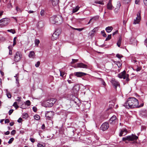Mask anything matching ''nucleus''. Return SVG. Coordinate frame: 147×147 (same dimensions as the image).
Wrapping results in <instances>:
<instances>
[{"label":"nucleus","instance_id":"nucleus-1","mask_svg":"<svg viewBox=\"0 0 147 147\" xmlns=\"http://www.w3.org/2000/svg\"><path fill=\"white\" fill-rule=\"evenodd\" d=\"M139 102L138 100L135 98H129L127 101L125 103L123 106L126 108H133L138 107Z\"/></svg>","mask_w":147,"mask_h":147},{"label":"nucleus","instance_id":"nucleus-2","mask_svg":"<svg viewBox=\"0 0 147 147\" xmlns=\"http://www.w3.org/2000/svg\"><path fill=\"white\" fill-rule=\"evenodd\" d=\"M56 101L57 99L55 98H51L42 102L41 105L42 106L46 107H51Z\"/></svg>","mask_w":147,"mask_h":147},{"label":"nucleus","instance_id":"nucleus-3","mask_svg":"<svg viewBox=\"0 0 147 147\" xmlns=\"http://www.w3.org/2000/svg\"><path fill=\"white\" fill-rule=\"evenodd\" d=\"M138 138V137L136 135L132 134L131 135L127 136L124 138H123L122 140L123 141L126 140L133 141L136 140Z\"/></svg>","mask_w":147,"mask_h":147},{"label":"nucleus","instance_id":"nucleus-4","mask_svg":"<svg viewBox=\"0 0 147 147\" xmlns=\"http://www.w3.org/2000/svg\"><path fill=\"white\" fill-rule=\"evenodd\" d=\"M118 77L120 78H123L124 79H126V81L128 82L129 80V75L128 74H126L125 71H123L120 73L118 75Z\"/></svg>","mask_w":147,"mask_h":147},{"label":"nucleus","instance_id":"nucleus-5","mask_svg":"<svg viewBox=\"0 0 147 147\" xmlns=\"http://www.w3.org/2000/svg\"><path fill=\"white\" fill-rule=\"evenodd\" d=\"M61 32V30L60 29H57L53 34L51 37V39L54 40L57 39Z\"/></svg>","mask_w":147,"mask_h":147},{"label":"nucleus","instance_id":"nucleus-6","mask_svg":"<svg viewBox=\"0 0 147 147\" xmlns=\"http://www.w3.org/2000/svg\"><path fill=\"white\" fill-rule=\"evenodd\" d=\"M87 74L86 73L81 72H75L73 74L70 75L69 78L70 79H72V77H73L74 76H77L78 77H81L85 76Z\"/></svg>","mask_w":147,"mask_h":147},{"label":"nucleus","instance_id":"nucleus-7","mask_svg":"<svg viewBox=\"0 0 147 147\" xmlns=\"http://www.w3.org/2000/svg\"><path fill=\"white\" fill-rule=\"evenodd\" d=\"M22 57V55L20 52H17L14 55V60L16 62H18L20 60Z\"/></svg>","mask_w":147,"mask_h":147},{"label":"nucleus","instance_id":"nucleus-8","mask_svg":"<svg viewBox=\"0 0 147 147\" xmlns=\"http://www.w3.org/2000/svg\"><path fill=\"white\" fill-rule=\"evenodd\" d=\"M9 22V19L8 18H3L0 20V26L1 27L6 26L8 24Z\"/></svg>","mask_w":147,"mask_h":147},{"label":"nucleus","instance_id":"nucleus-9","mask_svg":"<svg viewBox=\"0 0 147 147\" xmlns=\"http://www.w3.org/2000/svg\"><path fill=\"white\" fill-rule=\"evenodd\" d=\"M141 11H139L138 12L137 14V17L136 18V19L134 20L133 22L134 24H136L139 23L141 20Z\"/></svg>","mask_w":147,"mask_h":147},{"label":"nucleus","instance_id":"nucleus-10","mask_svg":"<svg viewBox=\"0 0 147 147\" xmlns=\"http://www.w3.org/2000/svg\"><path fill=\"white\" fill-rule=\"evenodd\" d=\"M54 115V113L53 111H47L45 113V115L48 120H51Z\"/></svg>","mask_w":147,"mask_h":147},{"label":"nucleus","instance_id":"nucleus-11","mask_svg":"<svg viewBox=\"0 0 147 147\" xmlns=\"http://www.w3.org/2000/svg\"><path fill=\"white\" fill-rule=\"evenodd\" d=\"M80 88V86L78 84L74 86L72 89V92L74 95H76L78 94Z\"/></svg>","mask_w":147,"mask_h":147},{"label":"nucleus","instance_id":"nucleus-12","mask_svg":"<svg viewBox=\"0 0 147 147\" xmlns=\"http://www.w3.org/2000/svg\"><path fill=\"white\" fill-rule=\"evenodd\" d=\"M110 82L116 90L117 89V86H120L119 84V82L116 81L114 79H111Z\"/></svg>","mask_w":147,"mask_h":147},{"label":"nucleus","instance_id":"nucleus-13","mask_svg":"<svg viewBox=\"0 0 147 147\" xmlns=\"http://www.w3.org/2000/svg\"><path fill=\"white\" fill-rule=\"evenodd\" d=\"M109 127V125L108 123L105 122L103 123L100 127V129L102 131H105Z\"/></svg>","mask_w":147,"mask_h":147},{"label":"nucleus","instance_id":"nucleus-14","mask_svg":"<svg viewBox=\"0 0 147 147\" xmlns=\"http://www.w3.org/2000/svg\"><path fill=\"white\" fill-rule=\"evenodd\" d=\"M55 21L56 23L58 24H61L63 21V19L62 17L60 15L55 16Z\"/></svg>","mask_w":147,"mask_h":147},{"label":"nucleus","instance_id":"nucleus-15","mask_svg":"<svg viewBox=\"0 0 147 147\" xmlns=\"http://www.w3.org/2000/svg\"><path fill=\"white\" fill-rule=\"evenodd\" d=\"M116 117L115 116H113L110 119L109 122L111 124H114L117 121Z\"/></svg>","mask_w":147,"mask_h":147},{"label":"nucleus","instance_id":"nucleus-16","mask_svg":"<svg viewBox=\"0 0 147 147\" xmlns=\"http://www.w3.org/2000/svg\"><path fill=\"white\" fill-rule=\"evenodd\" d=\"M76 65L78 67L85 68H88L87 65L82 63H77Z\"/></svg>","mask_w":147,"mask_h":147},{"label":"nucleus","instance_id":"nucleus-17","mask_svg":"<svg viewBox=\"0 0 147 147\" xmlns=\"http://www.w3.org/2000/svg\"><path fill=\"white\" fill-rule=\"evenodd\" d=\"M140 115L142 117H145L147 116V111L145 110H142L140 111Z\"/></svg>","mask_w":147,"mask_h":147},{"label":"nucleus","instance_id":"nucleus-18","mask_svg":"<svg viewBox=\"0 0 147 147\" xmlns=\"http://www.w3.org/2000/svg\"><path fill=\"white\" fill-rule=\"evenodd\" d=\"M127 133V131L126 129H123L121 130L119 135L120 136H121L126 135Z\"/></svg>","mask_w":147,"mask_h":147},{"label":"nucleus","instance_id":"nucleus-19","mask_svg":"<svg viewBox=\"0 0 147 147\" xmlns=\"http://www.w3.org/2000/svg\"><path fill=\"white\" fill-rule=\"evenodd\" d=\"M55 16H53L51 17L50 19L51 23L52 24H54L56 23L55 21Z\"/></svg>","mask_w":147,"mask_h":147},{"label":"nucleus","instance_id":"nucleus-20","mask_svg":"<svg viewBox=\"0 0 147 147\" xmlns=\"http://www.w3.org/2000/svg\"><path fill=\"white\" fill-rule=\"evenodd\" d=\"M107 8L108 9L111 10L113 9V6L112 5L111 3V1H109L108 3L107 4Z\"/></svg>","mask_w":147,"mask_h":147},{"label":"nucleus","instance_id":"nucleus-21","mask_svg":"<svg viewBox=\"0 0 147 147\" xmlns=\"http://www.w3.org/2000/svg\"><path fill=\"white\" fill-rule=\"evenodd\" d=\"M113 29V28L112 26H108L106 28L105 30L107 32L109 33L112 31Z\"/></svg>","mask_w":147,"mask_h":147},{"label":"nucleus","instance_id":"nucleus-22","mask_svg":"<svg viewBox=\"0 0 147 147\" xmlns=\"http://www.w3.org/2000/svg\"><path fill=\"white\" fill-rule=\"evenodd\" d=\"M28 56L30 58H34L35 56V53L33 51H31L29 53Z\"/></svg>","mask_w":147,"mask_h":147},{"label":"nucleus","instance_id":"nucleus-23","mask_svg":"<svg viewBox=\"0 0 147 147\" xmlns=\"http://www.w3.org/2000/svg\"><path fill=\"white\" fill-rule=\"evenodd\" d=\"M121 6V4L120 3H118L115 9V10H114V11L115 13H117V11L116 10H119V9L120 8V7Z\"/></svg>","mask_w":147,"mask_h":147},{"label":"nucleus","instance_id":"nucleus-24","mask_svg":"<svg viewBox=\"0 0 147 147\" xmlns=\"http://www.w3.org/2000/svg\"><path fill=\"white\" fill-rule=\"evenodd\" d=\"M121 40H122V38H121V37H120L119 38V40H118V41L117 43V44L119 47H120V45H121Z\"/></svg>","mask_w":147,"mask_h":147},{"label":"nucleus","instance_id":"nucleus-25","mask_svg":"<svg viewBox=\"0 0 147 147\" xmlns=\"http://www.w3.org/2000/svg\"><path fill=\"white\" fill-rule=\"evenodd\" d=\"M58 0H52V4L54 6L57 5L58 3Z\"/></svg>","mask_w":147,"mask_h":147},{"label":"nucleus","instance_id":"nucleus-26","mask_svg":"<svg viewBox=\"0 0 147 147\" xmlns=\"http://www.w3.org/2000/svg\"><path fill=\"white\" fill-rule=\"evenodd\" d=\"M5 90L6 91L7 97L9 98H11V93L8 91V90L7 89H6Z\"/></svg>","mask_w":147,"mask_h":147},{"label":"nucleus","instance_id":"nucleus-27","mask_svg":"<svg viewBox=\"0 0 147 147\" xmlns=\"http://www.w3.org/2000/svg\"><path fill=\"white\" fill-rule=\"evenodd\" d=\"M8 49H9V55H11L12 54V47L11 46H9L8 47Z\"/></svg>","mask_w":147,"mask_h":147},{"label":"nucleus","instance_id":"nucleus-28","mask_svg":"<svg viewBox=\"0 0 147 147\" xmlns=\"http://www.w3.org/2000/svg\"><path fill=\"white\" fill-rule=\"evenodd\" d=\"M80 7L77 6L76 7L73 9V12L75 13L76 12L80 9Z\"/></svg>","mask_w":147,"mask_h":147},{"label":"nucleus","instance_id":"nucleus-29","mask_svg":"<svg viewBox=\"0 0 147 147\" xmlns=\"http://www.w3.org/2000/svg\"><path fill=\"white\" fill-rule=\"evenodd\" d=\"M45 145L44 143L42 144L41 143H39L37 144V146L38 147H45Z\"/></svg>","mask_w":147,"mask_h":147},{"label":"nucleus","instance_id":"nucleus-30","mask_svg":"<svg viewBox=\"0 0 147 147\" xmlns=\"http://www.w3.org/2000/svg\"><path fill=\"white\" fill-rule=\"evenodd\" d=\"M131 0H123V3L125 4H129Z\"/></svg>","mask_w":147,"mask_h":147},{"label":"nucleus","instance_id":"nucleus-31","mask_svg":"<svg viewBox=\"0 0 147 147\" xmlns=\"http://www.w3.org/2000/svg\"><path fill=\"white\" fill-rule=\"evenodd\" d=\"M97 29V28H95L93 29L89 33L90 34H91L90 35H92V34H93L96 31V30Z\"/></svg>","mask_w":147,"mask_h":147},{"label":"nucleus","instance_id":"nucleus-32","mask_svg":"<svg viewBox=\"0 0 147 147\" xmlns=\"http://www.w3.org/2000/svg\"><path fill=\"white\" fill-rule=\"evenodd\" d=\"M34 43L35 45L36 46H38L39 43H40V41L38 39H36Z\"/></svg>","mask_w":147,"mask_h":147},{"label":"nucleus","instance_id":"nucleus-33","mask_svg":"<svg viewBox=\"0 0 147 147\" xmlns=\"http://www.w3.org/2000/svg\"><path fill=\"white\" fill-rule=\"evenodd\" d=\"M13 106L16 109H17L19 107V106L18 105L17 102H15L13 105Z\"/></svg>","mask_w":147,"mask_h":147},{"label":"nucleus","instance_id":"nucleus-34","mask_svg":"<svg viewBox=\"0 0 147 147\" xmlns=\"http://www.w3.org/2000/svg\"><path fill=\"white\" fill-rule=\"evenodd\" d=\"M34 118L35 119L38 120L40 119V117L38 115H36L34 116Z\"/></svg>","mask_w":147,"mask_h":147},{"label":"nucleus","instance_id":"nucleus-35","mask_svg":"<svg viewBox=\"0 0 147 147\" xmlns=\"http://www.w3.org/2000/svg\"><path fill=\"white\" fill-rule=\"evenodd\" d=\"M101 33L104 37H107V35L104 30L102 31L101 32Z\"/></svg>","mask_w":147,"mask_h":147},{"label":"nucleus","instance_id":"nucleus-36","mask_svg":"<svg viewBox=\"0 0 147 147\" xmlns=\"http://www.w3.org/2000/svg\"><path fill=\"white\" fill-rule=\"evenodd\" d=\"M7 31L12 33L13 34H14L16 33L15 31L13 29L8 30H7Z\"/></svg>","mask_w":147,"mask_h":147},{"label":"nucleus","instance_id":"nucleus-37","mask_svg":"<svg viewBox=\"0 0 147 147\" xmlns=\"http://www.w3.org/2000/svg\"><path fill=\"white\" fill-rule=\"evenodd\" d=\"M99 16H94L91 18V20H96L98 19Z\"/></svg>","mask_w":147,"mask_h":147},{"label":"nucleus","instance_id":"nucleus-38","mask_svg":"<svg viewBox=\"0 0 147 147\" xmlns=\"http://www.w3.org/2000/svg\"><path fill=\"white\" fill-rule=\"evenodd\" d=\"M111 37V34L108 35L106 39V41H108L110 40Z\"/></svg>","mask_w":147,"mask_h":147},{"label":"nucleus","instance_id":"nucleus-39","mask_svg":"<svg viewBox=\"0 0 147 147\" xmlns=\"http://www.w3.org/2000/svg\"><path fill=\"white\" fill-rule=\"evenodd\" d=\"M40 14L42 16H43L45 15V11L44 9H42L40 11Z\"/></svg>","mask_w":147,"mask_h":147},{"label":"nucleus","instance_id":"nucleus-40","mask_svg":"<svg viewBox=\"0 0 147 147\" xmlns=\"http://www.w3.org/2000/svg\"><path fill=\"white\" fill-rule=\"evenodd\" d=\"M116 64L119 67H120L121 66V64L119 61L116 62Z\"/></svg>","mask_w":147,"mask_h":147},{"label":"nucleus","instance_id":"nucleus-41","mask_svg":"<svg viewBox=\"0 0 147 147\" xmlns=\"http://www.w3.org/2000/svg\"><path fill=\"white\" fill-rule=\"evenodd\" d=\"M14 140V138H11L9 141L8 143L9 144H11L12 142H13Z\"/></svg>","mask_w":147,"mask_h":147},{"label":"nucleus","instance_id":"nucleus-42","mask_svg":"<svg viewBox=\"0 0 147 147\" xmlns=\"http://www.w3.org/2000/svg\"><path fill=\"white\" fill-rule=\"evenodd\" d=\"M100 80L102 82V84H103V85L104 86H105L106 84L105 81L103 80V79H102L101 78H100Z\"/></svg>","mask_w":147,"mask_h":147},{"label":"nucleus","instance_id":"nucleus-43","mask_svg":"<svg viewBox=\"0 0 147 147\" xmlns=\"http://www.w3.org/2000/svg\"><path fill=\"white\" fill-rule=\"evenodd\" d=\"M28 117V115L27 113H25L23 115L22 118H26Z\"/></svg>","mask_w":147,"mask_h":147},{"label":"nucleus","instance_id":"nucleus-44","mask_svg":"<svg viewBox=\"0 0 147 147\" xmlns=\"http://www.w3.org/2000/svg\"><path fill=\"white\" fill-rule=\"evenodd\" d=\"M16 10L17 12H21L22 11L21 9L18 7H16Z\"/></svg>","mask_w":147,"mask_h":147},{"label":"nucleus","instance_id":"nucleus-45","mask_svg":"<svg viewBox=\"0 0 147 147\" xmlns=\"http://www.w3.org/2000/svg\"><path fill=\"white\" fill-rule=\"evenodd\" d=\"M72 61L71 62V63H75L77 62L78 61V60L77 59H72Z\"/></svg>","mask_w":147,"mask_h":147},{"label":"nucleus","instance_id":"nucleus-46","mask_svg":"<svg viewBox=\"0 0 147 147\" xmlns=\"http://www.w3.org/2000/svg\"><path fill=\"white\" fill-rule=\"evenodd\" d=\"M116 57L120 59L121 57H122L123 56L122 55L119 54H116Z\"/></svg>","mask_w":147,"mask_h":147},{"label":"nucleus","instance_id":"nucleus-47","mask_svg":"<svg viewBox=\"0 0 147 147\" xmlns=\"http://www.w3.org/2000/svg\"><path fill=\"white\" fill-rule=\"evenodd\" d=\"M40 65V62L39 61H38L37 63L35 64V66L38 67H39Z\"/></svg>","mask_w":147,"mask_h":147},{"label":"nucleus","instance_id":"nucleus-48","mask_svg":"<svg viewBox=\"0 0 147 147\" xmlns=\"http://www.w3.org/2000/svg\"><path fill=\"white\" fill-rule=\"evenodd\" d=\"M26 104L28 106H29L30 105V102L29 100H28L26 101Z\"/></svg>","mask_w":147,"mask_h":147},{"label":"nucleus","instance_id":"nucleus-49","mask_svg":"<svg viewBox=\"0 0 147 147\" xmlns=\"http://www.w3.org/2000/svg\"><path fill=\"white\" fill-rule=\"evenodd\" d=\"M30 140L31 142L33 143H34L35 141V139L32 138H30Z\"/></svg>","mask_w":147,"mask_h":147},{"label":"nucleus","instance_id":"nucleus-50","mask_svg":"<svg viewBox=\"0 0 147 147\" xmlns=\"http://www.w3.org/2000/svg\"><path fill=\"white\" fill-rule=\"evenodd\" d=\"M60 75L61 76L63 77L64 75L65 74V73L64 72H61V71H60Z\"/></svg>","mask_w":147,"mask_h":147},{"label":"nucleus","instance_id":"nucleus-51","mask_svg":"<svg viewBox=\"0 0 147 147\" xmlns=\"http://www.w3.org/2000/svg\"><path fill=\"white\" fill-rule=\"evenodd\" d=\"M13 110L11 109L8 112V114L9 115H10L13 112Z\"/></svg>","mask_w":147,"mask_h":147},{"label":"nucleus","instance_id":"nucleus-52","mask_svg":"<svg viewBox=\"0 0 147 147\" xmlns=\"http://www.w3.org/2000/svg\"><path fill=\"white\" fill-rule=\"evenodd\" d=\"M95 3H98L99 4H103V3L102 2H101L100 1H95Z\"/></svg>","mask_w":147,"mask_h":147},{"label":"nucleus","instance_id":"nucleus-53","mask_svg":"<svg viewBox=\"0 0 147 147\" xmlns=\"http://www.w3.org/2000/svg\"><path fill=\"white\" fill-rule=\"evenodd\" d=\"M141 69V68L139 67H137V69H136V71H140Z\"/></svg>","mask_w":147,"mask_h":147},{"label":"nucleus","instance_id":"nucleus-54","mask_svg":"<svg viewBox=\"0 0 147 147\" xmlns=\"http://www.w3.org/2000/svg\"><path fill=\"white\" fill-rule=\"evenodd\" d=\"M32 109L33 111L34 112H36L37 110V109L35 107H33Z\"/></svg>","mask_w":147,"mask_h":147},{"label":"nucleus","instance_id":"nucleus-55","mask_svg":"<svg viewBox=\"0 0 147 147\" xmlns=\"http://www.w3.org/2000/svg\"><path fill=\"white\" fill-rule=\"evenodd\" d=\"M16 133V130H13L11 132V135H14Z\"/></svg>","mask_w":147,"mask_h":147},{"label":"nucleus","instance_id":"nucleus-56","mask_svg":"<svg viewBox=\"0 0 147 147\" xmlns=\"http://www.w3.org/2000/svg\"><path fill=\"white\" fill-rule=\"evenodd\" d=\"M146 127L144 126H142L141 127V130H146Z\"/></svg>","mask_w":147,"mask_h":147},{"label":"nucleus","instance_id":"nucleus-57","mask_svg":"<svg viewBox=\"0 0 147 147\" xmlns=\"http://www.w3.org/2000/svg\"><path fill=\"white\" fill-rule=\"evenodd\" d=\"M21 99L22 98L21 97H18L16 100L18 101V102H20L21 101Z\"/></svg>","mask_w":147,"mask_h":147},{"label":"nucleus","instance_id":"nucleus-58","mask_svg":"<svg viewBox=\"0 0 147 147\" xmlns=\"http://www.w3.org/2000/svg\"><path fill=\"white\" fill-rule=\"evenodd\" d=\"M5 123H8L9 122V121L8 119H5Z\"/></svg>","mask_w":147,"mask_h":147},{"label":"nucleus","instance_id":"nucleus-59","mask_svg":"<svg viewBox=\"0 0 147 147\" xmlns=\"http://www.w3.org/2000/svg\"><path fill=\"white\" fill-rule=\"evenodd\" d=\"M143 1L144 5L147 6V0H143Z\"/></svg>","mask_w":147,"mask_h":147},{"label":"nucleus","instance_id":"nucleus-60","mask_svg":"<svg viewBox=\"0 0 147 147\" xmlns=\"http://www.w3.org/2000/svg\"><path fill=\"white\" fill-rule=\"evenodd\" d=\"M22 120V119L21 118H20L18 119L17 121L18 123H21Z\"/></svg>","mask_w":147,"mask_h":147},{"label":"nucleus","instance_id":"nucleus-61","mask_svg":"<svg viewBox=\"0 0 147 147\" xmlns=\"http://www.w3.org/2000/svg\"><path fill=\"white\" fill-rule=\"evenodd\" d=\"M10 133V132L9 131H7V132H5V135H9Z\"/></svg>","mask_w":147,"mask_h":147},{"label":"nucleus","instance_id":"nucleus-62","mask_svg":"<svg viewBox=\"0 0 147 147\" xmlns=\"http://www.w3.org/2000/svg\"><path fill=\"white\" fill-rule=\"evenodd\" d=\"M45 126L44 124H43L41 128L42 129H44L45 128Z\"/></svg>","mask_w":147,"mask_h":147},{"label":"nucleus","instance_id":"nucleus-63","mask_svg":"<svg viewBox=\"0 0 147 147\" xmlns=\"http://www.w3.org/2000/svg\"><path fill=\"white\" fill-rule=\"evenodd\" d=\"M84 29V28H78V30L79 31H82V30H83Z\"/></svg>","mask_w":147,"mask_h":147},{"label":"nucleus","instance_id":"nucleus-64","mask_svg":"<svg viewBox=\"0 0 147 147\" xmlns=\"http://www.w3.org/2000/svg\"><path fill=\"white\" fill-rule=\"evenodd\" d=\"M118 32L117 31H115V32H114L113 34L112 35L113 36H114V35H115Z\"/></svg>","mask_w":147,"mask_h":147}]
</instances>
